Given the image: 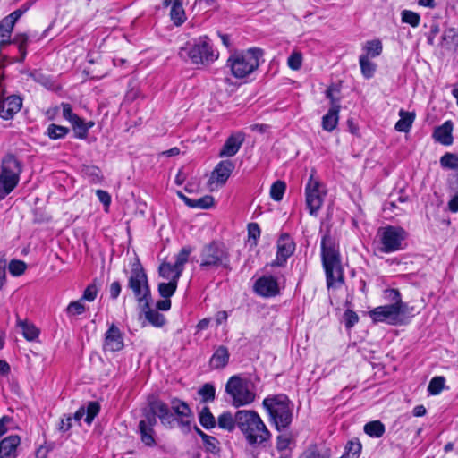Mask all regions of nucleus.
Listing matches in <instances>:
<instances>
[{
	"label": "nucleus",
	"mask_w": 458,
	"mask_h": 458,
	"mask_svg": "<svg viewBox=\"0 0 458 458\" xmlns=\"http://www.w3.org/2000/svg\"><path fill=\"white\" fill-rule=\"evenodd\" d=\"M406 310L399 309L397 306L384 305L375 308L370 311V318L375 322H386L390 325H397L400 323V315L405 313Z\"/></svg>",
	"instance_id": "14"
},
{
	"label": "nucleus",
	"mask_w": 458,
	"mask_h": 458,
	"mask_svg": "<svg viewBox=\"0 0 458 458\" xmlns=\"http://www.w3.org/2000/svg\"><path fill=\"white\" fill-rule=\"evenodd\" d=\"M243 142V137L241 134L230 136L225 142L220 150V157H233L240 149Z\"/></svg>",
	"instance_id": "23"
},
{
	"label": "nucleus",
	"mask_w": 458,
	"mask_h": 458,
	"mask_svg": "<svg viewBox=\"0 0 458 458\" xmlns=\"http://www.w3.org/2000/svg\"><path fill=\"white\" fill-rule=\"evenodd\" d=\"M22 107V98L14 94H7L0 81V118L12 120Z\"/></svg>",
	"instance_id": "12"
},
{
	"label": "nucleus",
	"mask_w": 458,
	"mask_h": 458,
	"mask_svg": "<svg viewBox=\"0 0 458 458\" xmlns=\"http://www.w3.org/2000/svg\"><path fill=\"white\" fill-rule=\"evenodd\" d=\"M13 44L16 45L19 49L21 57L17 60L22 62L27 55V45L29 42V36L26 33H19L12 39Z\"/></svg>",
	"instance_id": "37"
},
{
	"label": "nucleus",
	"mask_w": 458,
	"mask_h": 458,
	"mask_svg": "<svg viewBox=\"0 0 458 458\" xmlns=\"http://www.w3.org/2000/svg\"><path fill=\"white\" fill-rule=\"evenodd\" d=\"M364 432L371 437L379 438L385 433V425L380 420H372L364 425Z\"/></svg>",
	"instance_id": "34"
},
{
	"label": "nucleus",
	"mask_w": 458,
	"mask_h": 458,
	"mask_svg": "<svg viewBox=\"0 0 458 458\" xmlns=\"http://www.w3.org/2000/svg\"><path fill=\"white\" fill-rule=\"evenodd\" d=\"M442 46L447 50L458 48V29L448 28L442 35Z\"/></svg>",
	"instance_id": "26"
},
{
	"label": "nucleus",
	"mask_w": 458,
	"mask_h": 458,
	"mask_svg": "<svg viewBox=\"0 0 458 458\" xmlns=\"http://www.w3.org/2000/svg\"><path fill=\"white\" fill-rule=\"evenodd\" d=\"M140 422H143L146 427L154 428L157 425V416L153 410L148 407V410L143 412V419L140 420Z\"/></svg>",
	"instance_id": "59"
},
{
	"label": "nucleus",
	"mask_w": 458,
	"mask_h": 458,
	"mask_svg": "<svg viewBox=\"0 0 458 458\" xmlns=\"http://www.w3.org/2000/svg\"><path fill=\"white\" fill-rule=\"evenodd\" d=\"M344 320L345 327L350 329L359 321V316L353 310H346L344 313Z\"/></svg>",
	"instance_id": "58"
},
{
	"label": "nucleus",
	"mask_w": 458,
	"mask_h": 458,
	"mask_svg": "<svg viewBox=\"0 0 458 458\" xmlns=\"http://www.w3.org/2000/svg\"><path fill=\"white\" fill-rule=\"evenodd\" d=\"M183 0H174L170 11V18L175 26H181L186 21L185 11L182 7Z\"/></svg>",
	"instance_id": "27"
},
{
	"label": "nucleus",
	"mask_w": 458,
	"mask_h": 458,
	"mask_svg": "<svg viewBox=\"0 0 458 458\" xmlns=\"http://www.w3.org/2000/svg\"><path fill=\"white\" fill-rule=\"evenodd\" d=\"M384 299L393 302L392 306H397L399 309L406 310L407 303L402 301L401 293L398 289L389 288L384 291Z\"/></svg>",
	"instance_id": "32"
},
{
	"label": "nucleus",
	"mask_w": 458,
	"mask_h": 458,
	"mask_svg": "<svg viewBox=\"0 0 458 458\" xmlns=\"http://www.w3.org/2000/svg\"><path fill=\"white\" fill-rule=\"evenodd\" d=\"M225 393L234 407L246 406L256 399L255 386L250 378L240 375L232 376L225 384Z\"/></svg>",
	"instance_id": "8"
},
{
	"label": "nucleus",
	"mask_w": 458,
	"mask_h": 458,
	"mask_svg": "<svg viewBox=\"0 0 458 458\" xmlns=\"http://www.w3.org/2000/svg\"><path fill=\"white\" fill-rule=\"evenodd\" d=\"M74 131L75 137L78 139H86L89 133V126H86V123L80 116L71 123Z\"/></svg>",
	"instance_id": "42"
},
{
	"label": "nucleus",
	"mask_w": 458,
	"mask_h": 458,
	"mask_svg": "<svg viewBox=\"0 0 458 458\" xmlns=\"http://www.w3.org/2000/svg\"><path fill=\"white\" fill-rule=\"evenodd\" d=\"M6 267H7V259L5 254L0 252V292L4 289L6 284Z\"/></svg>",
	"instance_id": "56"
},
{
	"label": "nucleus",
	"mask_w": 458,
	"mask_h": 458,
	"mask_svg": "<svg viewBox=\"0 0 458 458\" xmlns=\"http://www.w3.org/2000/svg\"><path fill=\"white\" fill-rule=\"evenodd\" d=\"M243 410H239L234 414L230 411H224L217 418L218 427L228 432H233L235 428H239L240 413Z\"/></svg>",
	"instance_id": "21"
},
{
	"label": "nucleus",
	"mask_w": 458,
	"mask_h": 458,
	"mask_svg": "<svg viewBox=\"0 0 458 458\" xmlns=\"http://www.w3.org/2000/svg\"><path fill=\"white\" fill-rule=\"evenodd\" d=\"M453 122L448 120L445 121L442 125L435 128L432 137L437 141L444 146H450L453 144Z\"/></svg>",
	"instance_id": "19"
},
{
	"label": "nucleus",
	"mask_w": 458,
	"mask_h": 458,
	"mask_svg": "<svg viewBox=\"0 0 458 458\" xmlns=\"http://www.w3.org/2000/svg\"><path fill=\"white\" fill-rule=\"evenodd\" d=\"M139 433L141 442L147 446L156 445L155 430L152 427H146L143 422H139Z\"/></svg>",
	"instance_id": "31"
},
{
	"label": "nucleus",
	"mask_w": 458,
	"mask_h": 458,
	"mask_svg": "<svg viewBox=\"0 0 458 458\" xmlns=\"http://www.w3.org/2000/svg\"><path fill=\"white\" fill-rule=\"evenodd\" d=\"M199 267L206 271H232L229 248L219 241H212L204 245L200 251Z\"/></svg>",
	"instance_id": "5"
},
{
	"label": "nucleus",
	"mask_w": 458,
	"mask_h": 458,
	"mask_svg": "<svg viewBox=\"0 0 458 458\" xmlns=\"http://www.w3.org/2000/svg\"><path fill=\"white\" fill-rule=\"evenodd\" d=\"M340 86L336 84H331L326 90V97L330 100V107L340 109Z\"/></svg>",
	"instance_id": "39"
},
{
	"label": "nucleus",
	"mask_w": 458,
	"mask_h": 458,
	"mask_svg": "<svg viewBox=\"0 0 458 458\" xmlns=\"http://www.w3.org/2000/svg\"><path fill=\"white\" fill-rule=\"evenodd\" d=\"M15 23L12 21L8 16H5L0 21V37L7 38L11 37V33L13 30Z\"/></svg>",
	"instance_id": "54"
},
{
	"label": "nucleus",
	"mask_w": 458,
	"mask_h": 458,
	"mask_svg": "<svg viewBox=\"0 0 458 458\" xmlns=\"http://www.w3.org/2000/svg\"><path fill=\"white\" fill-rule=\"evenodd\" d=\"M100 405L98 402H89L87 408L85 409L86 418L85 421L87 424H91L94 418L98 414Z\"/></svg>",
	"instance_id": "53"
},
{
	"label": "nucleus",
	"mask_w": 458,
	"mask_h": 458,
	"mask_svg": "<svg viewBox=\"0 0 458 458\" xmlns=\"http://www.w3.org/2000/svg\"><path fill=\"white\" fill-rule=\"evenodd\" d=\"M321 258L327 287H335L336 284H344L339 250L328 235H324L321 240Z\"/></svg>",
	"instance_id": "6"
},
{
	"label": "nucleus",
	"mask_w": 458,
	"mask_h": 458,
	"mask_svg": "<svg viewBox=\"0 0 458 458\" xmlns=\"http://www.w3.org/2000/svg\"><path fill=\"white\" fill-rule=\"evenodd\" d=\"M268 421L281 432L290 427L293 417V403L286 394H270L262 402Z\"/></svg>",
	"instance_id": "3"
},
{
	"label": "nucleus",
	"mask_w": 458,
	"mask_h": 458,
	"mask_svg": "<svg viewBox=\"0 0 458 458\" xmlns=\"http://www.w3.org/2000/svg\"><path fill=\"white\" fill-rule=\"evenodd\" d=\"M400 119L394 125V129L400 132H408L415 119V114L403 109L399 111Z\"/></svg>",
	"instance_id": "25"
},
{
	"label": "nucleus",
	"mask_w": 458,
	"mask_h": 458,
	"mask_svg": "<svg viewBox=\"0 0 458 458\" xmlns=\"http://www.w3.org/2000/svg\"><path fill=\"white\" fill-rule=\"evenodd\" d=\"M361 448V444L358 440H350L345 445L344 454L347 458H359Z\"/></svg>",
	"instance_id": "44"
},
{
	"label": "nucleus",
	"mask_w": 458,
	"mask_h": 458,
	"mask_svg": "<svg viewBox=\"0 0 458 458\" xmlns=\"http://www.w3.org/2000/svg\"><path fill=\"white\" fill-rule=\"evenodd\" d=\"M180 277H174L168 283H160L158 284V293L161 297L170 299L176 291L178 281Z\"/></svg>",
	"instance_id": "36"
},
{
	"label": "nucleus",
	"mask_w": 458,
	"mask_h": 458,
	"mask_svg": "<svg viewBox=\"0 0 458 458\" xmlns=\"http://www.w3.org/2000/svg\"><path fill=\"white\" fill-rule=\"evenodd\" d=\"M31 4L25 3L23 5H21L20 8L16 9L13 13H11L8 16V18L13 21L14 23L17 22V21L30 8Z\"/></svg>",
	"instance_id": "62"
},
{
	"label": "nucleus",
	"mask_w": 458,
	"mask_h": 458,
	"mask_svg": "<svg viewBox=\"0 0 458 458\" xmlns=\"http://www.w3.org/2000/svg\"><path fill=\"white\" fill-rule=\"evenodd\" d=\"M127 286L132 291L138 305L147 307L148 300L151 298V293L147 274L138 259L131 264Z\"/></svg>",
	"instance_id": "9"
},
{
	"label": "nucleus",
	"mask_w": 458,
	"mask_h": 458,
	"mask_svg": "<svg viewBox=\"0 0 458 458\" xmlns=\"http://www.w3.org/2000/svg\"><path fill=\"white\" fill-rule=\"evenodd\" d=\"M326 193L325 187L312 173L305 186L306 205L311 216H316L321 208Z\"/></svg>",
	"instance_id": "11"
},
{
	"label": "nucleus",
	"mask_w": 458,
	"mask_h": 458,
	"mask_svg": "<svg viewBox=\"0 0 458 458\" xmlns=\"http://www.w3.org/2000/svg\"><path fill=\"white\" fill-rule=\"evenodd\" d=\"M21 443L18 435H11L0 442V458H15L17 456V447Z\"/></svg>",
	"instance_id": "20"
},
{
	"label": "nucleus",
	"mask_w": 458,
	"mask_h": 458,
	"mask_svg": "<svg viewBox=\"0 0 458 458\" xmlns=\"http://www.w3.org/2000/svg\"><path fill=\"white\" fill-rule=\"evenodd\" d=\"M27 268V265L24 261L13 259L8 265L9 272L13 276H19L22 275Z\"/></svg>",
	"instance_id": "52"
},
{
	"label": "nucleus",
	"mask_w": 458,
	"mask_h": 458,
	"mask_svg": "<svg viewBox=\"0 0 458 458\" xmlns=\"http://www.w3.org/2000/svg\"><path fill=\"white\" fill-rule=\"evenodd\" d=\"M339 111L335 107H330L327 113L322 117V128L327 131H332L335 129L339 120Z\"/></svg>",
	"instance_id": "28"
},
{
	"label": "nucleus",
	"mask_w": 458,
	"mask_h": 458,
	"mask_svg": "<svg viewBox=\"0 0 458 458\" xmlns=\"http://www.w3.org/2000/svg\"><path fill=\"white\" fill-rule=\"evenodd\" d=\"M260 228L257 223H250L248 225V235L249 239L253 240V243L257 244V240L260 237Z\"/></svg>",
	"instance_id": "64"
},
{
	"label": "nucleus",
	"mask_w": 458,
	"mask_h": 458,
	"mask_svg": "<svg viewBox=\"0 0 458 458\" xmlns=\"http://www.w3.org/2000/svg\"><path fill=\"white\" fill-rule=\"evenodd\" d=\"M177 271H178V268H177V267H175L174 264L173 265L168 262H164L159 266L160 276H162L165 279H168L169 281L174 279Z\"/></svg>",
	"instance_id": "50"
},
{
	"label": "nucleus",
	"mask_w": 458,
	"mask_h": 458,
	"mask_svg": "<svg viewBox=\"0 0 458 458\" xmlns=\"http://www.w3.org/2000/svg\"><path fill=\"white\" fill-rule=\"evenodd\" d=\"M299 458H331V456L328 451H322L316 445H311L304 450Z\"/></svg>",
	"instance_id": "47"
},
{
	"label": "nucleus",
	"mask_w": 458,
	"mask_h": 458,
	"mask_svg": "<svg viewBox=\"0 0 458 458\" xmlns=\"http://www.w3.org/2000/svg\"><path fill=\"white\" fill-rule=\"evenodd\" d=\"M198 393L201 396L202 402L208 403V402H213L215 400V397H216V388L210 383L204 384L199 389Z\"/></svg>",
	"instance_id": "48"
},
{
	"label": "nucleus",
	"mask_w": 458,
	"mask_h": 458,
	"mask_svg": "<svg viewBox=\"0 0 458 458\" xmlns=\"http://www.w3.org/2000/svg\"><path fill=\"white\" fill-rule=\"evenodd\" d=\"M302 55L299 52H293L288 57V66L293 70L298 71L301 67Z\"/></svg>",
	"instance_id": "57"
},
{
	"label": "nucleus",
	"mask_w": 458,
	"mask_h": 458,
	"mask_svg": "<svg viewBox=\"0 0 458 458\" xmlns=\"http://www.w3.org/2000/svg\"><path fill=\"white\" fill-rule=\"evenodd\" d=\"M254 291L258 295L270 298L279 294L280 288L276 278L272 276H263L255 282Z\"/></svg>",
	"instance_id": "15"
},
{
	"label": "nucleus",
	"mask_w": 458,
	"mask_h": 458,
	"mask_svg": "<svg viewBox=\"0 0 458 458\" xmlns=\"http://www.w3.org/2000/svg\"><path fill=\"white\" fill-rule=\"evenodd\" d=\"M192 252V248L190 246L183 247L175 257V267L178 271L176 272L175 277H181L184 269V265L187 263L190 254Z\"/></svg>",
	"instance_id": "33"
},
{
	"label": "nucleus",
	"mask_w": 458,
	"mask_h": 458,
	"mask_svg": "<svg viewBox=\"0 0 458 458\" xmlns=\"http://www.w3.org/2000/svg\"><path fill=\"white\" fill-rule=\"evenodd\" d=\"M191 208L208 209L214 205V198L210 195H206L198 199H192Z\"/></svg>",
	"instance_id": "55"
},
{
	"label": "nucleus",
	"mask_w": 458,
	"mask_h": 458,
	"mask_svg": "<svg viewBox=\"0 0 458 458\" xmlns=\"http://www.w3.org/2000/svg\"><path fill=\"white\" fill-rule=\"evenodd\" d=\"M17 327H21L22 330V335L24 338L28 341H34L39 335L38 328L32 323L28 320H21L17 316Z\"/></svg>",
	"instance_id": "29"
},
{
	"label": "nucleus",
	"mask_w": 458,
	"mask_h": 458,
	"mask_svg": "<svg viewBox=\"0 0 458 458\" xmlns=\"http://www.w3.org/2000/svg\"><path fill=\"white\" fill-rule=\"evenodd\" d=\"M178 55L184 60H190L192 64L208 66L216 61L219 52L207 36H201L188 41L180 47Z\"/></svg>",
	"instance_id": "4"
},
{
	"label": "nucleus",
	"mask_w": 458,
	"mask_h": 458,
	"mask_svg": "<svg viewBox=\"0 0 458 458\" xmlns=\"http://www.w3.org/2000/svg\"><path fill=\"white\" fill-rule=\"evenodd\" d=\"M360 71L364 78L370 79L374 76L377 65L369 61L368 55H360L359 58Z\"/></svg>",
	"instance_id": "38"
},
{
	"label": "nucleus",
	"mask_w": 458,
	"mask_h": 458,
	"mask_svg": "<svg viewBox=\"0 0 458 458\" xmlns=\"http://www.w3.org/2000/svg\"><path fill=\"white\" fill-rule=\"evenodd\" d=\"M263 50L259 47H251L247 51L235 52L230 55L226 65L232 74L238 79H242L252 73L259 66V59L263 56Z\"/></svg>",
	"instance_id": "7"
},
{
	"label": "nucleus",
	"mask_w": 458,
	"mask_h": 458,
	"mask_svg": "<svg viewBox=\"0 0 458 458\" xmlns=\"http://www.w3.org/2000/svg\"><path fill=\"white\" fill-rule=\"evenodd\" d=\"M66 311L70 315H81L85 311V306L80 301H72L66 308Z\"/></svg>",
	"instance_id": "61"
},
{
	"label": "nucleus",
	"mask_w": 458,
	"mask_h": 458,
	"mask_svg": "<svg viewBox=\"0 0 458 458\" xmlns=\"http://www.w3.org/2000/svg\"><path fill=\"white\" fill-rule=\"evenodd\" d=\"M363 50L366 52L364 55L374 58L381 55L383 46L379 39L369 40L366 42Z\"/></svg>",
	"instance_id": "40"
},
{
	"label": "nucleus",
	"mask_w": 458,
	"mask_h": 458,
	"mask_svg": "<svg viewBox=\"0 0 458 458\" xmlns=\"http://www.w3.org/2000/svg\"><path fill=\"white\" fill-rule=\"evenodd\" d=\"M69 132V128L51 123L47 128L46 135L51 140H61L64 139Z\"/></svg>",
	"instance_id": "35"
},
{
	"label": "nucleus",
	"mask_w": 458,
	"mask_h": 458,
	"mask_svg": "<svg viewBox=\"0 0 458 458\" xmlns=\"http://www.w3.org/2000/svg\"><path fill=\"white\" fill-rule=\"evenodd\" d=\"M19 184V181L0 174V201L4 199Z\"/></svg>",
	"instance_id": "30"
},
{
	"label": "nucleus",
	"mask_w": 458,
	"mask_h": 458,
	"mask_svg": "<svg viewBox=\"0 0 458 458\" xmlns=\"http://www.w3.org/2000/svg\"><path fill=\"white\" fill-rule=\"evenodd\" d=\"M235 168L233 161L226 159L220 161L211 173L208 180V184L216 183L218 185H225Z\"/></svg>",
	"instance_id": "18"
},
{
	"label": "nucleus",
	"mask_w": 458,
	"mask_h": 458,
	"mask_svg": "<svg viewBox=\"0 0 458 458\" xmlns=\"http://www.w3.org/2000/svg\"><path fill=\"white\" fill-rule=\"evenodd\" d=\"M206 452L216 454L220 452L219 441L215 437L208 435L202 440Z\"/></svg>",
	"instance_id": "51"
},
{
	"label": "nucleus",
	"mask_w": 458,
	"mask_h": 458,
	"mask_svg": "<svg viewBox=\"0 0 458 458\" xmlns=\"http://www.w3.org/2000/svg\"><path fill=\"white\" fill-rule=\"evenodd\" d=\"M286 184L284 182L277 180L276 181L270 188V197L275 201L282 200L284 194L285 192Z\"/></svg>",
	"instance_id": "46"
},
{
	"label": "nucleus",
	"mask_w": 458,
	"mask_h": 458,
	"mask_svg": "<svg viewBox=\"0 0 458 458\" xmlns=\"http://www.w3.org/2000/svg\"><path fill=\"white\" fill-rule=\"evenodd\" d=\"M229 359L228 348L225 345H220L215 350L208 364L212 369H222L227 366Z\"/></svg>",
	"instance_id": "22"
},
{
	"label": "nucleus",
	"mask_w": 458,
	"mask_h": 458,
	"mask_svg": "<svg viewBox=\"0 0 458 458\" xmlns=\"http://www.w3.org/2000/svg\"><path fill=\"white\" fill-rule=\"evenodd\" d=\"M445 378L442 376H437L431 378L428 386V392L432 395L441 393L445 387Z\"/></svg>",
	"instance_id": "45"
},
{
	"label": "nucleus",
	"mask_w": 458,
	"mask_h": 458,
	"mask_svg": "<svg viewBox=\"0 0 458 458\" xmlns=\"http://www.w3.org/2000/svg\"><path fill=\"white\" fill-rule=\"evenodd\" d=\"M401 19L403 23L410 24L413 28L418 27L420 22V14L410 10L402 11Z\"/></svg>",
	"instance_id": "49"
},
{
	"label": "nucleus",
	"mask_w": 458,
	"mask_h": 458,
	"mask_svg": "<svg viewBox=\"0 0 458 458\" xmlns=\"http://www.w3.org/2000/svg\"><path fill=\"white\" fill-rule=\"evenodd\" d=\"M152 298L148 300V306H139L145 315V318L154 327H161L165 323V318L163 314L159 313L157 310L150 308Z\"/></svg>",
	"instance_id": "24"
},
{
	"label": "nucleus",
	"mask_w": 458,
	"mask_h": 458,
	"mask_svg": "<svg viewBox=\"0 0 458 458\" xmlns=\"http://www.w3.org/2000/svg\"><path fill=\"white\" fill-rule=\"evenodd\" d=\"M148 407L154 411L164 427L173 428L177 423L184 434L191 431L193 414L185 402L173 398L169 406L162 400L154 398L148 401Z\"/></svg>",
	"instance_id": "1"
},
{
	"label": "nucleus",
	"mask_w": 458,
	"mask_h": 458,
	"mask_svg": "<svg viewBox=\"0 0 458 458\" xmlns=\"http://www.w3.org/2000/svg\"><path fill=\"white\" fill-rule=\"evenodd\" d=\"M381 251L391 253L403 250V242L408 236L407 232L401 226L386 225L379 227L377 230Z\"/></svg>",
	"instance_id": "10"
},
{
	"label": "nucleus",
	"mask_w": 458,
	"mask_h": 458,
	"mask_svg": "<svg viewBox=\"0 0 458 458\" xmlns=\"http://www.w3.org/2000/svg\"><path fill=\"white\" fill-rule=\"evenodd\" d=\"M276 257L271 262V267H284L287 259L294 253L295 251V242L291 235L287 233H283L280 234L277 242H276Z\"/></svg>",
	"instance_id": "13"
},
{
	"label": "nucleus",
	"mask_w": 458,
	"mask_h": 458,
	"mask_svg": "<svg viewBox=\"0 0 458 458\" xmlns=\"http://www.w3.org/2000/svg\"><path fill=\"white\" fill-rule=\"evenodd\" d=\"M98 287L94 284H89L86 289L84 290V293L82 294V297L81 301H93L98 294Z\"/></svg>",
	"instance_id": "60"
},
{
	"label": "nucleus",
	"mask_w": 458,
	"mask_h": 458,
	"mask_svg": "<svg viewBox=\"0 0 458 458\" xmlns=\"http://www.w3.org/2000/svg\"><path fill=\"white\" fill-rule=\"evenodd\" d=\"M123 337L117 326L112 324L105 334L104 352H119L123 348Z\"/></svg>",
	"instance_id": "17"
},
{
	"label": "nucleus",
	"mask_w": 458,
	"mask_h": 458,
	"mask_svg": "<svg viewBox=\"0 0 458 458\" xmlns=\"http://www.w3.org/2000/svg\"><path fill=\"white\" fill-rule=\"evenodd\" d=\"M22 170V162L15 155L8 153L3 157L1 161L0 174L20 182Z\"/></svg>",
	"instance_id": "16"
},
{
	"label": "nucleus",
	"mask_w": 458,
	"mask_h": 458,
	"mask_svg": "<svg viewBox=\"0 0 458 458\" xmlns=\"http://www.w3.org/2000/svg\"><path fill=\"white\" fill-rule=\"evenodd\" d=\"M199 420L200 425L206 429H211L216 427V419L211 413L210 409L207 406L199 412Z\"/></svg>",
	"instance_id": "41"
},
{
	"label": "nucleus",
	"mask_w": 458,
	"mask_h": 458,
	"mask_svg": "<svg viewBox=\"0 0 458 458\" xmlns=\"http://www.w3.org/2000/svg\"><path fill=\"white\" fill-rule=\"evenodd\" d=\"M239 420V429L249 445L265 447L270 442L272 434L257 411L243 410Z\"/></svg>",
	"instance_id": "2"
},
{
	"label": "nucleus",
	"mask_w": 458,
	"mask_h": 458,
	"mask_svg": "<svg viewBox=\"0 0 458 458\" xmlns=\"http://www.w3.org/2000/svg\"><path fill=\"white\" fill-rule=\"evenodd\" d=\"M62 111H63V116L64 119L72 123L75 119H77L79 116L72 112V108L71 104L69 103H62L61 104Z\"/></svg>",
	"instance_id": "63"
},
{
	"label": "nucleus",
	"mask_w": 458,
	"mask_h": 458,
	"mask_svg": "<svg viewBox=\"0 0 458 458\" xmlns=\"http://www.w3.org/2000/svg\"><path fill=\"white\" fill-rule=\"evenodd\" d=\"M81 173L92 183H98L102 178L100 169L95 165H83Z\"/></svg>",
	"instance_id": "43"
}]
</instances>
